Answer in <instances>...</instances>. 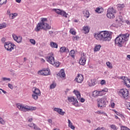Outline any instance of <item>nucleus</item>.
I'll return each instance as SVG.
<instances>
[{
  "instance_id": "obj_64",
  "label": "nucleus",
  "mask_w": 130,
  "mask_h": 130,
  "mask_svg": "<svg viewBox=\"0 0 130 130\" xmlns=\"http://www.w3.org/2000/svg\"><path fill=\"white\" fill-rule=\"evenodd\" d=\"M127 58H128L129 59H130V55H127Z\"/></svg>"
},
{
  "instance_id": "obj_11",
  "label": "nucleus",
  "mask_w": 130,
  "mask_h": 130,
  "mask_svg": "<svg viewBox=\"0 0 130 130\" xmlns=\"http://www.w3.org/2000/svg\"><path fill=\"white\" fill-rule=\"evenodd\" d=\"M33 98L35 100H37L38 99L39 96H41V92H40V90L36 87H35V90L33 91Z\"/></svg>"
},
{
  "instance_id": "obj_34",
  "label": "nucleus",
  "mask_w": 130,
  "mask_h": 130,
  "mask_svg": "<svg viewBox=\"0 0 130 130\" xmlns=\"http://www.w3.org/2000/svg\"><path fill=\"white\" fill-rule=\"evenodd\" d=\"M117 7L118 8V10H121V9H123V8H124L125 6L124 4H118Z\"/></svg>"
},
{
  "instance_id": "obj_10",
  "label": "nucleus",
  "mask_w": 130,
  "mask_h": 130,
  "mask_svg": "<svg viewBox=\"0 0 130 130\" xmlns=\"http://www.w3.org/2000/svg\"><path fill=\"white\" fill-rule=\"evenodd\" d=\"M5 48L7 49L8 51H12L13 49H14V46H15V44H12L11 42H6L5 44Z\"/></svg>"
},
{
  "instance_id": "obj_41",
  "label": "nucleus",
  "mask_w": 130,
  "mask_h": 130,
  "mask_svg": "<svg viewBox=\"0 0 130 130\" xmlns=\"http://www.w3.org/2000/svg\"><path fill=\"white\" fill-rule=\"evenodd\" d=\"M7 0H0V5H6Z\"/></svg>"
},
{
  "instance_id": "obj_17",
  "label": "nucleus",
  "mask_w": 130,
  "mask_h": 130,
  "mask_svg": "<svg viewBox=\"0 0 130 130\" xmlns=\"http://www.w3.org/2000/svg\"><path fill=\"white\" fill-rule=\"evenodd\" d=\"M57 76L60 77V78H64L66 77V73H64V70L61 69L59 73L57 74Z\"/></svg>"
},
{
  "instance_id": "obj_26",
  "label": "nucleus",
  "mask_w": 130,
  "mask_h": 130,
  "mask_svg": "<svg viewBox=\"0 0 130 130\" xmlns=\"http://www.w3.org/2000/svg\"><path fill=\"white\" fill-rule=\"evenodd\" d=\"M50 46L51 47H52V48H57V47H58L57 44H56V43H54L53 42H51L50 43Z\"/></svg>"
},
{
  "instance_id": "obj_58",
  "label": "nucleus",
  "mask_w": 130,
  "mask_h": 130,
  "mask_svg": "<svg viewBox=\"0 0 130 130\" xmlns=\"http://www.w3.org/2000/svg\"><path fill=\"white\" fill-rule=\"evenodd\" d=\"M121 80H123V79H127V77L125 76H121Z\"/></svg>"
},
{
  "instance_id": "obj_6",
  "label": "nucleus",
  "mask_w": 130,
  "mask_h": 130,
  "mask_svg": "<svg viewBox=\"0 0 130 130\" xmlns=\"http://www.w3.org/2000/svg\"><path fill=\"white\" fill-rule=\"evenodd\" d=\"M114 14H116V10L113 7H110L108 9L107 17L109 19H113L115 18Z\"/></svg>"
},
{
  "instance_id": "obj_54",
  "label": "nucleus",
  "mask_w": 130,
  "mask_h": 130,
  "mask_svg": "<svg viewBox=\"0 0 130 130\" xmlns=\"http://www.w3.org/2000/svg\"><path fill=\"white\" fill-rule=\"evenodd\" d=\"M117 26H113L112 25L110 26V28L112 30H114L115 28H116Z\"/></svg>"
},
{
  "instance_id": "obj_7",
  "label": "nucleus",
  "mask_w": 130,
  "mask_h": 130,
  "mask_svg": "<svg viewBox=\"0 0 130 130\" xmlns=\"http://www.w3.org/2000/svg\"><path fill=\"white\" fill-rule=\"evenodd\" d=\"M16 106L17 108L20 110V111L26 112L31 111V108L27 105H23L20 104H17Z\"/></svg>"
},
{
  "instance_id": "obj_20",
  "label": "nucleus",
  "mask_w": 130,
  "mask_h": 130,
  "mask_svg": "<svg viewBox=\"0 0 130 130\" xmlns=\"http://www.w3.org/2000/svg\"><path fill=\"white\" fill-rule=\"evenodd\" d=\"M82 31H83V33H84V34H88V33L90 32V28L88 26H83Z\"/></svg>"
},
{
  "instance_id": "obj_56",
  "label": "nucleus",
  "mask_w": 130,
  "mask_h": 130,
  "mask_svg": "<svg viewBox=\"0 0 130 130\" xmlns=\"http://www.w3.org/2000/svg\"><path fill=\"white\" fill-rule=\"evenodd\" d=\"M0 90H1V91H2L3 93H4V94H7V91L4 90V89H1Z\"/></svg>"
},
{
  "instance_id": "obj_52",
  "label": "nucleus",
  "mask_w": 130,
  "mask_h": 130,
  "mask_svg": "<svg viewBox=\"0 0 130 130\" xmlns=\"http://www.w3.org/2000/svg\"><path fill=\"white\" fill-rule=\"evenodd\" d=\"M32 121H33V119L32 118L28 119L27 122H28L29 123H31V122H32Z\"/></svg>"
},
{
  "instance_id": "obj_51",
  "label": "nucleus",
  "mask_w": 130,
  "mask_h": 130,
  "mask_svg": "<svg viewBox=\"0 0 130 130\" xmlns=\"http://www.w3.org/2000/svg\"><path fill=\"white\" fill-rule=\"evenodd\" d=\"M86 100H85V99L81 98L80 99V102H81V103H84V102H85Z\"/></svg>"
},
{
  "instance_id": "obj_23",
  "label": "nucleus",
  "mask_w": 130,
  "mask_h": 130,
  "mask_svg": "<svg viewBox=\"0 0 130 130\" xmlns=\"http://www.w3.org/2000/svg\"><path fill=\"white\" fill-rule=\"evenodd\" d=\"M83 15L86 18V19H88L90 17V13L89 12V11L85 10L83 12Z\"/></svg>"
},
{
  "instance_id": "obj_43",
  "label": "nucleus",
  "mask_w": 130,
  "mask_h": 130,
  "mask_svg": "<svg viewBox=\"0 0 130 130\" xmlns=\"http://www.w3.org/2000/svg\"><path fill=\"white\" fill-rule=\"evenodd\" d=\"M121 130H130L127 127L125 126H121Z\"/></svg>"
},
{
  "instance_id": "obj_2",
  "label": "nucleus",
  "mask_w": 130,
  "mask_h": 130,
  "mask_svg": "<svg viewBox=\"0 0 130 130\" xmlns=\"http://www.w3.org/2000/svg\"><path fill=\"white\" fill-rule=\"evenodd\" d=\"M41 21L38 23L35 29V30L36 32H39L41 29H43V30H50L51 29V26H50L47 22L48 20H47V18H41Z\"/></svg>"
},
{
  "instance_id": "obj_38",
  "label": "nucleus",
  "mask_w": 130,
  "mask_h": 130,
  "mask_svg": "<svg viewBox=\"0 0 130 130\" xmlns=\"http://www.w3.org/2000/svg\"><path fill=\"white\" fill-rule=\"evenodd\" d=\"M106 64H107V67L109 68V69H112V68H113L112 64H111V63H110V62H107Z\"/></svg>"
},
{
  "instance_id": "obj_27",
  "label": "nucleus",
  "mask_w": 130,
  "mask_h": 130,
  "mask_svg": "<svg viewBox=\"0 0 130 130\" xmlns=\"http://www.w3.org/2000/svg\"><path fill=\"white\" fill-rule=\"evenodd\" d=\"M124 85H125V86L126 87H127V88H129V87H130V80L128 79V80L125 81V83H124Z\"/></svg>"
},
{
  "instance_id": "obj_12",
  "label": "nucleus",
  "mask_w": 130,
  "mask_h": 130,
  "mask_svg": "<svg viewBox=\"0 0 130 130\" xmlns=\"http://www.w3.org/2000/svg\"><path fill=\"white\" fill-rule=\"evenodd\" d=\"M79 62L81 66H85V64H86V53H81V58L80 59Z\"/></svg>"
},
{
  "instance_id": "obj_1",
  "label": "nucleus",
  "mask_w": 130,
  "mask_h": 130,
  "mask_svg": "<svg viewBox=\"0 0 130 130\" xmlns=\"http://www.w3.org/2000/svg\"><path fill=\"white\" fill-rule=\"evenodd\" d=\"M112 35H113V32L104 30L100 31L99 33H95L94 37L99 41H110L112 39Z\"/></svg>"
},
{
  "instance_id": "obj_53",
  "label": "nucleus",
  "mask_w": 130,
  "mask_h": 130,
  "mask_svg": "<svg viewBox=\"0 0 130 130\" xmlns=\"http://www.w3.org/2000/svg\"><path fill=\"white\" fill-rule=\"evenodd\" d=\"M9 17L11 20H13V19H15V17H14L12 13L11 14V15H9Z\"/></svg>"
},
{
  "instance_id": "obj_32",
  "label": "nucleus",
  "mask_w": 130,
  "mask_h": 130,
  "mask_svg": "<svg viewBox=\"0 0 130 130\" xmlns=\"http://www.w3.org/2000/svg\"><path fill=\"white\" fill-rule=\"evenodd\" d=\"M101 48V45H97L95 47L94 49V51L95 52L99 51Z\"/></svg>"
},
{
  "instance_id": "obj_36",
  "label": "nucleus",
  "mask_w": 130,
  "mask_h": 130,
  "mask_svg": "<svg viewBox=\"0 0 130 130\" xmlns=\"http://www.w3.org/2000/svg\"><path fill=\"white\" fill-rule=\"evenodd\" d=\"M56 87V83H53L51 84L50 86V89H54Z\"/></svg>"
},
{
  "instance_id": "obj_35",
  "label": "nucleus",
  "mask_w": 130,
  "mask_h": 130,
  "mask_svg": "<svg viewBox=\"0 0 130 130\" xmlns=\"http://www.w3.org/2000/svg\"><path fill=\"white\" fill-rule=\"evenodd\" d=\"M60 65V62H59V61H57L55 62V61H54V63L53 66H54L55 68H58Z\"/></svg>"
},
{
  "instance_id": "obj_46",
  "label": "nucleus",
  "mask_w": 130,
  "mask_h": 130,
  "mask_svg": "<svg viewBox=\"0 0 130 130\" xmlns=\"http://www.w3.org/2000/svg\"><path fill=\"white\" fill-rule=\"evenodd\" d=\"M116 114L118 116H120L121 117V118L124 117V116H123V115L121 113H120V112H117L116 113Z\"/></svg>"
},
{
  "instance_id": "obj_49",
  "label": "nucleus",
  "mask_w": 130,
  "mask_h": 130,
  "mask_svg": "<svg viewBox=\"0 0 130 130\" xmlns=\"http://www.w3.org/2000/svg\"><path fill=\"white\" fill-rule=\"evenodd\" d=\"M115 106V104L114 103V102L111 103V107H112V108H114Z\"/></svg>"
},
{
  "instance_id": "obj_16",
  "label": "nucleus",
  "mask_w": 130,
  "mask_h": 130,
  "mask_svg": "<svg viewBox=\"0 0 130 130\" xmlns=\"http://www.w3.org/2000/svg\"><path fill=\"white\" fill-rule=\"evenodd\" d=\"M54 111H56V112H57L60 114V115H63L66 114V112L62 111V109L59 108H55L53 109Z\"/></svg>"
},
{
  "instance_id": "obj_8",
  "label": "nucleus",
  "mask_w": 130,
  "mask_h": 130,
  "mask_svg": "<svg viewBox=\"0 0 130 130\" xmlns=\"http://www.w3.org/2000/svg\"><path fill=\"white\" fill-rule=\"evenodd\" d=\"M46 59L49 63L50 64H54V56L53 55V53H50L48 54V56L46 57Z\"/></svg>"
},
{
  "instance_id": "obj_42",
  "label": "nucleus",
  "mask_w": 130,
  "mask_h": 130,
  "mask_svg": "<svg viewBox=\"0 0 130 130\" xmlns=\"http://www.w3.org/2000/svg\"><path fill=\"white\" fill-rule=\"evenodd\" d=\"M6 123V121L3 119V118L0 117V124H5Z\"/></svg>"
},
{
  "instance_id": "obj_19",
  "label": "nucleus",
  "mask_w": 130,
  "mask_h": 130,
  "mask_svg": "<svg viewBox=\"0 0 130 130\" xmlns=\"http://www.w3.org/2000/svg\"><path fill=\"white\" fill-rule=\"evenodd\" d=\"M59 51H60V52H61V53H66H66H68L70 52V50H69L66 47H61L60 48Z\"/></svg>"
},
{
  "instance_id": "obj_3",
  "label": "nucleus",
  "mask_w": 130,
  "mask_h": 130,
  "mask_svg": "<svg viewBox=\"0 0 130 130\" xmlns=\"http://www.w3.org/2000/svg\"><path fill=\"white\" fill-rule=\"evenodd\" d=\"M128 38H129L128 34L119 35L115 39V44L119 47H122V45L128 40Z\"/></svg>"
},
{
  "instance_id": "obj_15",
  "label": "nucleus",
  "mask_w": 130,
  "mask_h": 130,
  "mask_svg": "<svg viewBox=\"0 0 130 130\" xmlns=\"http://www.w3.org/2000/svg\"><path fill=\"white\" fill-rule=\"evenodd\" d=\"M97 84V81L96 79H93L88 81V84L89 87H92V86H95Z\"/></svg>"
},
{
  "instance_id": "obj_45",
  "label": "nucleus",
  "mask_w": 130,
  "mask_h": 130,
  "mask_svg": "<svg viewBox=\"0 0 130 130\" xmlns=\"http://www.w3.org/2000/svg\"><path fill=\"white\" fill-rule=\"evenodd\" d=\"M101 85H102V86H103V85H106V81H105V80H101Z\"/></svg>"
},
{
  "instance_id": "obj_62",
  "label": "nucleus",
  "mask_w": 130,
  "mask_h": 130,
  "mask_svg": "<svg viewBox=\"0 0 130 130\" xmlns=\"http://www.w3.org/2000/svg\"><path fill=\"white\" fill-rule=\"evenodd\" d=\"M28 125L30 127H33V124H32V123L28 124Z\"/></svg>"
},
{
  "instance_id": "obj_29",
  "label": "nucleus",
  "mask_w": 130,
  "mask_h": 130,
  "mask_svg": "<svg viewBox=\"0 0 130 130\" xmlns=\"http://www.w3.org/2000/svg\"><path fill=\"white\" fill-rule=\"evenodd\" d=\"M7 25V23H6L5 22H3V23L0 24V29L6 28Z\"/></svg>"
},
{
  "instance_id": "obj_61",
  "label": "nucleus",
  "mask_w": 130,
  "mask_h": 130,
  "mask_svg": "<svg viewBox=\"0 0 130 130\" xmlns=\"http://www.w3.org/2000/svg\"><path fill=\"white\" fill-rule=\"evenodd\" d=\"M49 34H50V35H52V34H53V31H52V30L49 31Z\"/></svg>"
},
{
  "instance_id": "obj_18",
  "label": "nucleus",
  "mask_w": 130,
  "mask_h": 130,
  "mask_svg": "<svg viewBox=\"0 0 130 130\" xmlns=\"http://www.w3.org/2000/svg\"><path fill=\"white\" fill-rule=\"evenodd\" d=\"M108 92V89L105 88L103 90H101L99 91V96H103V95H105L107 92Z\"/></svg>"
},
{
  "instance_id": "obj_63",
  "label": "nucleus",
  "mask_w": 130,
  "mask_h": 130,
  "mask_svg": "<svg viewBox=\"0 0 130 130\" xmlns=\"http://www.w3.org/2000/svg\"><path fill=\"white\" fill-rule=\"evenodd\" d=\"M127 80H128V78L127 77V78H123V83H125V81H127Z\"/></svg>"
},
{
  "instance_id": "obj_48",
  "label": "nucleus",
  "mask_w": 130,
  "mask_h": 130,
  "mask_svg": "<svg viewBox=\"0 0 130 130\" xmlns=\"http://www.w3.org/2000/svg\"><path fill=\"white\" fill-rule=\"evenodd\" d=\"M3 81H9V82L11 81V79L10 78H7L6 77H4L3 78Z\"/></svg>"
},
{
  "instance_id": "obj_4",
  "label": "nucleus",
  "mask_w": 130,
  "mask_h": 130,
  "mask_svg": "<svg viewBox=\"0 0 130 130\" xmlns=\"http://www.w3.org/2000/svg\"><path fill=\"white\" fill-rule=\"evenodd\" d=\"M97 101L98 107H100V109H102V108L106 107V103L107 102V97H106V96L98 99Z\"/></svg>"
},
{
  "instance_id": "obj_50",
  "label": "nucleus",
  "mask_w": 130,
  "mask_h": 130,
  "mask_svg": "<svg viewBox=\"0 0 130 130\" xmlns=\"http://www.w3.org/2000/svg\"><path fill=\"white\" fill-rule=\"evenodd\" d=\"M8 87H9V88H10L11 89H14V87L13 86V85H12L10 83L8 84Z\"/></svg>"
},
{
  "instance_id": "obj_44",
  "label": "nucleus",
  "mask_w": 130,
  "mask_h": 130,
  "mask_svg": "<svg viewBox=\"0 0 130 130\" xmlns=\"http://www.w3.org/2000/svg\"><path fill=\"white\" fill-rule=\"evenodd\" d=\"M70 33H71V34H72L73 35H76V31H75V30H74V29H70Z\"/></svg>"
},
{
  "instance_id": "obj_30",
  "label": "nucleus",
  "mask_w": 130,
  "mask_h": 130,
  "mask_svg": "<svg viewBox=\"0 0 130 130\" xmlns=\"http://www.w3.org/2000/svg\"><path fill=\"white\" fill-rule=\"evenodd\" d=\"M75 50H72L69 53V55H70V56H72L73 58H75Z\"/></svg>"
},
{
  "instance_id": "obj_59",
  "label": "nucleus",
  "mask_w": 130,
  "mask_h": 130,
  "mask_svg": "<svg viewBox=\"0 0 130 130\" xmlns=\"http://www.w3.org/2000/svg\"><path fill=\"white\" fill-rule=\"evenodd\" d=\"M48 122H49V123H52V120L49 119L48 120Z\"/></svg>"
},
{
  "instance_id": "obj_9",
  "label": "nucleus",
  "mask_w": 130,
  "mask_h": 130,
  "mask_svg": "<svg viewBox=\"0 0 130 130\" xmlns=\"http://www.w3.org/2000/svg\"><path fill=\"white\" fill-rule=\"evenodd\" d=\"M68 100L69 102L72 103L73 102V104L76 107H78L79 106V104L78 102V100L75 96L69 97L68 96Z\"/></svg>"
},
{
  "instance_id": "obj_37",
  "label": "nucleus",
  "mask_w": 130,
  "mask_h": 130,
  "mask_svg": "<svg viewBox=\"0 0 130 130\" xmlns=\"http://www.w3.org/2000/svg\"><path fill=\"white\" fill-rule=\"evenodd\" d=\"M53 11L56 13L58 15H60V13L61 12V10L59 9H54Z\"/></svg>"
},
{
  "instance_id": "obj_47",
  "label": "nucleus",
  "mask_w": 130,
  "mask_h": 130,
  "mask_svg": "<svg viewBox=\"0 0 130 130\" xmlns=\"http://www.w3.org/2000/svg\"><path fill=\"white\" fill-rule=\"evenodd\" d=\"M34 125V128L35 130H39L40 129V128H39V127L37 126V125H35V124H33Z\"/></svg>"
},
{
  "instance_id": "obj_21",
  "label": "nucleus",
  "mask_w": 130,
  "mask_h": 130,
  "mask_svg": "<svg viewBox=\"0 0 130 130\" xmlns=\"http://www.w3.org/2000/svg\"><path fill=\"white\" fill-rule=\"evenodd\" d=\"M73 93L77 96V99L79 100V99H81V93H80V91L79 90H77L76 89H74L73 91Z\"/></svg>"
},
{
  "instance_id": "obj_40",
  "label": "nucleus",
  "mask_w": 130,
  "mask_h": 130,
  "mask_svg": "<svg viewBox=\"0 0 130 130\" xmlns=\"http://www.w3.org/2000/svg\"><path fill=\"white\" fill-rule=\"evenodd\" d=\"M38 75H40V76H44V70H43L38 71Z\"/></svg>"
},
{
  "instance_id": "obj_24",
  "label": "nucleus",
  "mask_w": 130,
  "mask_h": 130,
  "mask_svg": "<svg viewBox=\"0 0 130 130\" xmlns=\"http://www.w3.org/2000/svg\"><path fill=\"white\" fill-rule=\"evenodd\" d=\"M99 96V91L95 90L92 92V97L94 98Z\"/></svg>"
},
{
  "instance_id": "obj_55",
  "label": "nucleus",
  "mask_w": 130,
  "mask_h": 130,
  "mask_svg": "<svg viewBox=\"0 0 130 130\" xmlns=\"http://www.w3.org/2000/svg\"><path fill=\"white\" fill-rule=\"evenodd\" d=\"M12 15H13V17L15 18L18 16V13H12Z\"/></svg>"
},
{
  "instance_id": "obj_28",
  "label": "nucleus",
  "mask_w": 130,
  "mask_h": 130,
  "mask_svg": "<svg viewBox=\"0 0 130 130\" xmlns=\"http://www.w3.org/2000/svg\"><path fill=\"white\" fill-rule=\"evenodd\" d=\"M60 16H62V17H64L65 18H68V14L67 13L62 10L61 11Z\"/></svg>"
},
{
  "instance_id": "obj_33",
  "label": "nucleus",
  "mask_w": 130,
  "mask_h": 130,
  "mask_svg": "<svg viewBox=\"0 0 130 130\" xmlns=\"http://www.w3.org/2000/svg\"><path fill=\"white\" fill-rule=\"evenodd\" d=\"M95 113H96V114H104V115H106V116H107V114L104 113V112L102 111H98L96 112H95Z\"/></svg>"
},
{
  "instance_id": "obj_13",
  "label": "nucleus",
  "mask_w": 130,
  "mask_h": 130,
  "mask_svg": "<svg viewBox=\"0 0 130 130\" xmlns=\"http://www.w3.org/2000/svg\"><path fill=\"white\" fill-rule=\"evenodd\" d=\"M75 81L79 84L83 83V81H84V76L82 74H78L77 77L75 79Z\"/></svg>"
},
{
  "instance_id": "obj_60",
  "label": "nucleus",
  "mask_w": 130,
  "mask_h": 130,
  "mask_svg": "<svg viewBox=\"0 0 130 130\" xmlns=\"http://www.w3.org/2000/svg\"><path fill=\"white\" fill-rule=\"evenodd\" d=\"M1 41L2 42H3V43L5 42L6 41L5 38H3L1 40Z\"/></svg>"
},
{
  "instance_id": "obj_22",
  "label": "nucleus",
  "mask_w": 130,
  "mask_h": 130,
  "mask_svg": "<svg viewBox=\"0 0 130 130\" xmlns=\"http://www.w3.org/2000/svg\"><path fill=\"white\" fill-rule=\"evenodd\" d=\"M104 11V9H103V8L101 7L96 8L95 10V12L98 14H101V13H103Z\"/></svg>"
},
{
  "instance_id": "obj_57",
  "label": "nucleus",
  "mask_w": 130,
  "mask_h": 130,
  "mask_svg": "<svg viewBox=\"0 0 130 130\" xmlns=\"http://www.w3.org/2000/svg\"><path fill=\"white\" fill-rule=\"evenodd\" d=\"M78 38H79V37L78 36H76V37H74V40H78Z\"/></svg>"
},
{
  "instance_id": "obj_31",
  "label": "nucleus",
  "mask_w": 130,
  "mask_h": 130,
  "mask_svg": "<svg viewBox=\"0 0 130 130\" xmlns=\"http://www.w3.org/2000/svg\"><path fill=\"white\" fill-rule=\"evenodd\" d=\"M44 71V76H48L50 75L49 69L43 70Z\"/></svg>"
},
{
  "instance_id": "obj_14",
  "label": "nucleus",
  "mask_w": 130,
  "mask_h": 130,
  "mask_svg": "<svg viewBox=\"0 0 130 130\" xmlns=\"http://www.w3.org/2000/svg\"><path fill=\"white\" fill-rule=\"evenodd\" d=\"M12 37L17 43H20L21 41H22V37H18L15 34H13Z\"/></svg>"
},
{
  "instance_id": "obj_25",
  "label": "nucleus",
  "mask_w": 130,
  "mask_h": 130,
  "mask_svg": "<svg viewBox=\"0 0 130 130\" xmlns=\"http://www.w3.org/2000/svg\"><path fill=\"white\" fill-rule=\"evenodd\" d=\"M68 126H69V127H71L72 129H75V126L73 125V123L71 122V120L70 119H68Z\"/></svg>"
},
{
  "instance_id": "obj_5",
  "label": "nucleus",
  "mask_w": 130,
  "mask_h": 130,
  "mask_svg": "<svg viewBox=\"0 0 130 130\" xmlns=\"http://www.w3.org/2000/svg\"><path fill=\"white\" fill-rule=\"evenodd\" d=\"M118 94L119 96H120V97H123L124 99H127V98H128V96L129 95V91H128L126 89L122 88L119 90Z\"/></svg>"
},
{
  "instance_id": "obj_39",
  "label": "nucleus",
  "mask_w": 130,
  "mask_h": 130,
  "mask_svg": "<svg viewBox=\"0 0 130 130\" xmlns=\"http://www.w3.org/2000/svg\"><path fill=\"white\" fill-rule=\"evenodd\" d=\"M110 127H111L112 129L117 130V127H116V126L114 124L110 125Z\"/></svg>"
}]
</instances>
